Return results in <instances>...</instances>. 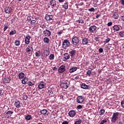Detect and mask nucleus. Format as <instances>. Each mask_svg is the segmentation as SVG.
<instances>
[{"instance_id": "obj_1", "label": "nucleus", "mask_w": 124, "mask_h": 124, "mask_svg": "<svg viewBox=\"0 0 124 124\" xmlns=\"http://www.w3.org/2000/svg\"><path fill=\"white\" fill-rule=\"evenodd\" d=\"M120 115V113L117 112H114L113 114L112 115V119H111V122L112 123H116L118 120H119V115Z\"/></svg>"}, {"instance_id": "obj_2", "label": "nucleus", "mask_w": 124, "mask_h": 124, "mask_svg": "<svg viewBox=\"0 0 124 124\" xmlns=\"http://www.w3.org/2000/svg\"><path fill=\"white\" fill-rule=\"evenodd\" d=\"M79 38L75 36L72 38V44H73V45H74L75 46H76V45H78V44H79Z\"/></svg>"}, {"instance_id": "obj_3", "label": "nucleus", "mask_w": 124, "mask_h": 124, "mask_svg": "<svg viewBox=\"0 0 124 124\" xmlns=\"http://www.w3.org/2000/svg\"><path fill=\"white\" fill-rule=\"evenodd\" d=\"M70 43L67 40H64L62 43V47L63 49H66L67 47H69Z\"/></svg>"}, {"instance_id": "obj_4", "label": "nucleus", "mask_w": 124, "mask_h": 124, "mask_svg": "<svg viewBox=\"0 0 124 124\" xmlns=\"http://www.w3.org/2000/svg\"><path fill=\"white\" fill-rule=\"evenodd\" d=\"M43 33L44 36H46L47 37H49V36H51V31L47 29L44 31Z\"/></svg>"}, {"instance_id": "obj_5", "label": "nucleus", "mask_w": 124, "mask_h": 124, "mask_svg": "<svg viewBox=\"0 0 124 124\" xmlns=\"http://www.w3.org/2000/svg\"><path fill=\"white\" fill-rule=\"evenodd\" d=\"M89 31H90V32L94 33V32L96 31V26L94 25L91 26L89 29Z\"/></svg>"}, {"instance_id": "obj_6", "label": "nucleus", "mask_w": 124, "mask_h": 124, "mask_svg": "<svg viewBox=\"0 0 124 124\" xmlns=\"http://www.w3.org/2000/svg\"><path fill=\"white\" fill-rule=\"evenodd\" d=\"M69 53L71 58H73V57H75V55H76L77 51L75 50L71 49L69 50Z\"/></svg>"}, {"instance_id": "obj_7", "label": "nucleus", "mask_w": 124, "mask_h": 124, "mask_svg": "<svg viewBox=\"0 0 124 124\" xmlns=\"http://www.w3.org/2000/svg\"><path fill=\"white\" fill-rule=\"evenodd\" d=\"M84 100V99L83 96H78L77 98V101L78 103H79V104L83 103Z\"/></svg>"}, {"instance_id": "obj_8", "label": "nucleus", "mask_w": 124, "mask_h": 124, "mask_svg": "<svg viewBox=\"0 0 124 124\" xmlns=\"http://www.w3.org/2000/svg\"><path fill=\"white\" fill-rule=\"evenodd\" d=\"M26 51L28 54H31V53H32L33 51L32 46H28L26 48Z\"/></svg>"}, {"instance_id": "obj_9", "label": "nucleus", "mask_w": 124, "mask_h": 124, "mask_svg": "<svg viewBox=\"0 0 124 124\" xmlns=\"http://www.w3.org/2000/svg\"><path fill=\"white\" fill-rule=\"evenodd\" d=\"M46 86V83L43 81L40 82V83L38 85V88L39 90H41L42 89H44L45 86Z\"/></svg>"}, {"instance_id": "obj_10", "label": "nucleus", "mask_w": 124, "mask_h": 124, "mask_svg": "<svg viewBox=\"0 0 124 124\" xmlns=\"http://www.w3.org/2000/svg\"><path fill=\"white\" fill-rule=\"evenodd\" d=\"M60 86L62 89H67L68 88V84L67 82H62L60 84Z\"/></svg>"}, {"instance_id": "obj_11", "label": "nucleus", "mask_w": 124, "mask_h": 124, "mask_svg": "<svg viewBox=\"0 0 124 124\" xmlns=\"http://www.w3.org/2000/svg\"><path fill=\"white\" fill-rule=\"evenodd\" d=\"M58 71L59 73H62V72H64V71H65V66H61L58 69Z\"/></svg>"}, {"instance_id": "obj_12", "label": "nucleus", "mask_w": 124, "mask_h": 124, "mask_svg": "<svg viewBox=\"0 0 124 124\" xmlns=\"http://www.w3.org/2000/svg\"><path fill=\"white\" fill-rule=\"evenodd\" d=\"M14 105L15 107H16L17 109L20 108L21 107V103H20V101L18 100H16L15 101Z\"/></svg>"}, {"instance_id": "obj_13", "label": "nucleus", "mask_w": 124, "mask_h": 124, "mask_svg": "<svg viewBox=\"0 0 124 124\" xmlns=\"http://www.w3.org/2000/svg\"><path fill=\"white\" fill-rule=\"evenodd\" d=\"M68 115L71 118H73L76 115V111L75 110H70L68 113Z\"/></svg>"}, {"instance_id": "obj_14", "label": "nucleus", "mask_w": 124, "mask_h": 124, "mask_svg": "<svg viewBox=\"0 0 124 124\" xmlns=\"http://www.w3.org/2000/svg\"><path fill=\"white\" fill-rule=\"evenodd\" d=\"M82 42L83 45H87L89 44V41L88 40V39L87 38H84L82 39Z\"/></svg>"}, {"instance_id": "obj_15", "label": "nucleus", "mask_w": 124, "mask_h": 124, "mask_svg": "<svg viewBox=\"0 0 124 124\" xmlns=\"http://www.w3.org/2000/svg\"><path fill=\"white\" fill-rule=\"evenodd\" d=\"M53 18V16L50 15H46V21H51L52 19Z\"/></svg>"}, {"instance_id": "obj_16", "label": "nucleus", "mask_w": 124, "mask_h": 124, "mask_svg": "<svg viewBox=\"0 0 124 124\" xmlns=\"http://www.w3.org/2000/svg\"><path fill=\"white\" fill-rule=\"evenodd\" d=\"M31 39V37L30 36H27L25 37V44H30V40Z\"/></svg>"}, {"instance_id": "obj_17", "label": "nucleus", "mask_w": 124, "mask_h": 124, "mask_svg": "<svg viewBox=\"0 0 124 124\" xmlns=\"http://www.w3.org/2000/svg\"><path fill=\"white\" fill-rule=\"evenodd\" d=\"M77 70V67H73L71 68L69 70L70 73H73V72H75Z\"/></svg>"}, {"instance_id": "obj_18", "label": "nucleus", "mask_w": 124, "mask_h": 124, "mask_svg": "<svg viewBox=\"0 0 124 124\" xmlns=\"http://www.w3.org/2000/svg\"><path fill=\"white\" fill-rule=\"evenodd\" d=\"M11 8L8 7V8H6L5 9V13H6L7 14H10V13H11Z\"/></svg>"}, {"instance_id": "obj_19", "label": "nucleus", "mask_w": 124, "mask_h": 124, "mask_svg": "<svg viewBox=\"0 0 124 124\" xmlns=\"http://www.w3.org/2000/svg\"><path fill=\"white\" fill-rule=\"evenodd\" d=\"M50 5L52 6V7H55L56 5H57V4L56 3V1L55 0H51L50 1Z\"/></svg>"}, {"instance_id": "obj_20", "label": "nucleus", "mask_w": 124, "mask_h": 124, "mask_svg": "<svg viewBox=\"0 0 124 124\" xmlns=\"http://www.w3.org/2000/svg\"><path fill=\"white\" fill-rule=\"evenodd\" d=\"M24 77H25V73H24L22 72L19 73V74H18L19 79H23V78H24Z\"/></svg>"}, {"instance_id": "obj_21", "label": "nucleus", "mask_w": 124, "mask_h": 124, "mask_svg": "<svg viewBox=\"0 0 124 124\" xmlns=\"http://www.w3.org/2000/svg\"><path fill=\"white\" fill-rule=\"evenodd\" d=\"M113 29L114 31H120V27H119V25H114L113 27Z\"/></svg>"}, {"instance_id": "obj_22", "label": "nucleus", "mask_w": 124, "mask_h": 124, "mask_svg": "<svg viewBox=\"0 0 124 124\" xmlns=\"http://www.w3.org/2000/svg\"><path fill=\"white\" fill-rule=\"evenodd\" d=\"M81 88L82 89H84V90H87V89H88V88H89V87L86 84L82 83L81 85Z\"/></svg>"}, {"instance_id": "obj_23", "label": "nucleus", "mask_w": 124, "mask_h": 124, "mask_svg": "<svg viewBox=\"0 0 124 124\" xmlns=\"http://www.w3.org/2000/svg\"><path fill=\"white\" fill-rule=\"evenodd\" d=\"M40 112L42 115H46L48 113V110L47 109H42L41 110Z\"/></svg>"}, {"instance_id": "obj_24", "label": "nucleus", "mask_w": 124, "mask_h": 124, "mask_svg": "<svg viewBox=\"0 0 124 124\" xmlns=\"http://www.w3.org/2000/svg\"><path fill=\"white\" fill-rule=\"evenodd\" d=\"M28 82V78H24L22 80V83L23 85H26V83Z\"/></svg>"}, {"instance_id": "obj_25", "label": "nucleus", "mask_w": 124, "mask_h": 124, "mask_svg": "<svg viewBox=\"0 0 124 124\" xmlns=\"http://www.w3.org/2000/svg\"><path fill=\"white\" fill-rule=\"evenodd\" d=\"M12 114H13V111L11 110L8 111L6 113V115H8L7 118H9V117H10Z\"/></svg>"}, {"instance_id": "obj_26", "label": "nucleus", "mask_w": 124, "mask_h": 124, "mask_svg": "<svg viewBox=\"0 0 124 124\" xmlns=\"http://www.w3.org/2000/svg\"><path fill=\"white\" fill-rule=\"evenodd\" d=\"M112 18H114V19H118L119 17V14H117V13H115L113 14L112 15Z\"/></svg>"}, {"instance_id": "obj_27", "label": "nucleus", "mask_w": 124, "mask_h": 124, "mask_svg": "<svg viewBox=\"0 0 124 124\" xmlns=\"http://www.w3.org/2000/svg\"><path fill=\"white\" fill-rule=\"evenodd\" d=\"M63 8H64V9H68V4L67 3V2H65L64 3V4L63 5Z\"/></svg>"}, {"instance_id": "obj_28", "label": "nucleus", "mask_w": 124, "mask_h": 124, "mask_svg": "<svg viewBox=\"0 0 124 124\" xmlns=\"http://www.w3.org/2000/svg\"><path fill=\"white\" fill-rule=\"evenodd\" d=\"M64 56V59H65V60H68L70 59V56H69L68 53H65Z\"/></svg>"}, {"instance_id": "obj_29", "label": "nucleus", "mask_w": 124, "mask_h": 124, "mask_svg": "<svg viewBox=\"0 0 124 124\" xmlns=\"http://www.w3.org/2000/svg\"><path fill=\"white\" fill-rule=\"evenodd\" d=\"M49 38H48L47 37H45L44 39V42L45 43H49Z\"/></svg>"}, {"instance_id": "obj_30", "label": "nucleus", "mask_w": 124, "mask_h": 124, "mask_svg": "<svg viewBox=\"0 0 124 124\" xmlns=\"http://www.w3.org/2000/svg\"><path fill=\"white\" fill-rule=\"evenodd\" d=\"M26 120L27 121H30V120H31V115H28L25 117Z\"/></svg>"}, {"instance_id": "obj_31", "label": "nucleus", "mask_w": 124, "mask_h": 124, "mask_svg": "<svg viewBox=\"0 0 124 124\" xmlns=\"http://www.w3.org/2000/svg\"><path fill=\"white\" fill-rule=\"evenodd\" d=\"M55 59V55L53 54H51L49 56V60L53 61Z\"/></svg>"}, {"instance_id": "obj_32", "label": "nucleus", "mask_w": 124, "mask_h": 124, "mask_svg": "<svg viewBox=\"0 0 124 124\" xmlns=\"http://www.w3.org/2000/svg\"><path fill=\"white\" fill-rule=\"evenodd\" d=\"M119 35L121 37H124V31H121L119 32Z\"/></svg>"}, {"instance_id": "obj_33", "label": "nucleus", "mask_w": 124, "mask_h": 124, "mask_svg": "<svg viewBox=\"0 0 124 124\" xmlns=\"http://www.w3.org/2000/svg\"><path fill=\"white\" fill-rule=\"evenodd\" d=\"M36 57H40L41 56V53H40V51H38L35 53Z\"/></svg>"}, {"instance_id": "obj_34", "label": "nucleus", "mask_w": 124, "mask_h": 124, "mask_svg": "<svg viewBox=\"0 0 124 124\" xmlns=\"http://www.w3.org/2000/svg\"><path fill=\"white\" fill-rule=\"evenodd\" d=\"M99 113L100 115L101 116L102 115H103L104 113H105V110H104V109H102L100 110Z\"/></svg>"}, {"instance_id": "obj_35", "label": "nucleus", "mask_w": 124, "mask_h": 124, "mask_svg": "<svg viewBox=\"0 0 124 124\" xmlns=\"http://www.w3.org/2000/svg\"><path fill=\"white\" fill-rule=\"evenodd\" d=\"M16 34V30L12 31L9 33L10 35H13V34Z\"/></svg>"}, {"instance_id": "obj_36", "label": "nucleus", "mask_w": 124, "mask_h": 124, "mask_svg": "<svg viewBox=\"0 0 124 124\" xmlns=\"http://www.w3.org/2000/svg\"><path fill=\"white\" fill-rule=\"evenodd\" d=\"M15 43L16 46H19V45H20V41L16 40Z\"/></svg>"}, {"instance_id": "obj_37", "label": "nucleus", "mask_w": 124, "mask_h": 124, "mask_svg": "<svg viewBox=\"0 0 124 124\" xmlns=\"http://www.w3.org/2000/svg\"><path fill=\"white\" fill-rule=\"evenodd\" d=\"M105 123H107V120H106V119L102 120L99 124H105Z\"/></svg>"}, {"instance_id": "obj_38", "label": "nucleus", "mask_w": 124, "mask_h": 124, "mask_svg": "<svg viewBox=\"0 0 124 124\" xmlns=\"http://www.w3.org/2000/svg\"><path fill=\"white\" fill-rule=\"evenodd\" d=\"M82 123V120H81L80 119L77 121L74 124H81V123Z\"/></svg>"}, {"instance_id": "obj_39", "label": "nucleus", "mask_w": 124, "mask_h": 124, "mask_svg": "<svg viewBox=\"0 0 124 124\" xmlns=\"http://www.w3.org/2000/svg\"><path fill=\"white\" fill-rule=\"evenodd\" d=\"M86 74L87 75H88V76H91V75L92 74V71L91 70H88L87 73Z\"/></svg>"}, {"instance_id": "obj_40", "label": "nucleus", "mask_w": 124, "mask_h": 124, "mask_svg": "<svg viewBox=\"0 0 124 124\" xmlns=\"http://www.w3.org/2000/svg\"><path fill=\"white\" fill-rule=\"evenodd\" d=\"M110 40H111V39H110V38H107L105 40V43H108V42H109L110 41Z\"/></svg>"}, {"instance_id": "obj_41", "label": "nucleus", "mask_w": 124, "mask_h": 124, "mask_svg": "<svg viewBox=\"0 0 124 124\" xmlns=\"http://www.w3.org/2000/svg\"><path fill=\"white\" fill-rule=\"evenodd\" d=\"M83 108V106L81 105H79L77 106V108L78 109H82Z\"/></svg>"}, {"instance_id": "obj_42", "label": "nucleus", "mask_w": 124, "mask_h": 124, "mask_svg": "<svg viewBox=\"0 0 124 124\" xmlns=\"http://www.w3.org/2000/svg\"><path fill=\"white\" fill-rule=\"evenodd\" d=\"M89 11H90V12H93L94 11V8H91L90 9H88Z\"/></svg>"}, {"instance_id": "obj_43", "label": "nucleus", "mask_w": 124, "mask_h": 124, "mask_svg": "<svg viewBox=\"0 0 124 124\" xmlns=\"http://www.w3.org/2000/svg\"><path fill=\"white\" fill-rule=\"evenodd\" d=\"M3 95V91L0 89V96Z\"/></svg>"}, {"instance_id": "obj_44", "label": "nucleus", "mask_w": 124, "mask_h": 124, "mask_svg": "<svg viewBox=\"0 0 124 124\" xmlns=\"http://www.w3.org/2000/svg\"><path fill=\"white\" fill-rule=\"evenodd\" d=\"M112 25H113V23H112V22H109L108 23V27H110Z\"/></svg>"}, {"instance_id": "obj_45", "label": "nucleus", "mask_w": 124, "mask_h": 124, "mask_svg": "<svg viewBox=\"0 0 124 124\" xmlns=\"http://www.w3.org/2000/svg\"><path fill=\"white\" fill-rule=\"evenodd\" d=\"M120 18L123 22H124V15L121 16Z\"/></svg>"}, {"instance_id": "obj_46", "label": "nucleus", "mask_w": 124, "mask_h": 124, "mask_svg": "<svg viewBox=\"0 0 124 124\" xmlns=\"http://www.w3.org/2000/svg\"><path fill=\"white\" fill-rule=\"evenodd\" d=\"M36 21L35 20H31V25H34V23H36Z\"/></svg>"}, {"instance_id": "obj_47", "label": "nucleus", "mask_w": 124, "mask_h": 124, "mask_svg": "<svg viewBox=\"0 0 124 124\" xmlns=\"http://www.w3.org/2000/svg\"><path fill=\"white\" fill-rule=\"evenodd\" d=\"M78 23H81V24H83V23H84V20L82 19H79L78 20Z\"/></svg>"}, {"instance_id": "obj_48", "label": "nucleus", "mask_w": 124, "mask_h": 124, "mask_svg": "<svg viewBox=\"0 0 124 124\" xmlns=\"http://www.w3.org/2000/svg\"><path fill=\"white\" fill-rule=\"evenodd\" d=\"M99 53H102L103 52V48H100L99 49Z\"/></svg>"}, {"instance_id": "obj_49", "label": "nucleus", "mask_w": 124, "mask_h": 124, "mask_svg": "<svg viewBox=\"0 0 124 124\" xmlns=\"http://www.w3.org/2000/svg\"><path fill=\"white\" fill-rule=\"evenodd\" d=\"M41 28H42V29H45V28H46V25L43 24L42 26H41Z\"/></svg>"}, {"instance_id": "obj_50", "label": "nucleus", "mask_w": 124, "mask_h": 124, "mask_svg": "<svg viewBox=\"0 0 124 124\" xmlns=\"http://www.w3.org/2000/svg\"><path fill=\"white\" fill-rule=\"evenodd\" d=\"M94 40H95L96 41H99V38L96 37L94 38Z\"/></svg>"}, {"instance_id": "obj_51", "label": "nucleus", "mask_w": 124, "mask_h": 124, "mask_svg": "<svg viewBox=\"0 0 124 124\" xmlns=\"http://www.w3.org/2000/svg\"><path fill=\"white\" fill-rule=\"evenodd\" d=\"M62 124H68V122L67 121H63Z\"/></svg>"}, {"instance_id": "obj_52", "label": "nucleus", "mask_w": 124, "mask_h": 124, "mask_svg": "<svg viewBox=\"0 0 124 124\" xmlns=\"http://www.w3.org/2000/svg\"><path fill=\"white\" fill-rule=\"evenodd\" d=\"M121 105H122L123 108H124V101L121 102Z\"/></svg>"}, {"instance_id": "obj_53", "label": "nucleus", "mask_w": 124, "mask_h": 124, "mask_svg": "<svg viewBox=\"0 0 124 124\" xmlns=\"http://www.w3.org/2000/svg\"><path fill=\"white\" fill-rule=\"evenodd\" d=\"M120 2L122 3L123 5H124V0H121Z\"/></svg>"}, {"instance_id": "obj_54", "label": "nucleus", "mask_w": 124, "mask_h": 124, "mask_svg": "<svg viewBox=\"0 0 124 124\" xmlns=\"http://www.w3.org/2000/svg\"><path fill=\"white\" fill-rule=\"evenodd\" d=\"M29 86H33V83H32L31 82H29Z\"/></svg>"}, {"instance_id": "obj_55", "label": "nucleus", "mask_w": 124, "mask_h": 124, "mask_svg": "<svg viewBox=\"0 0 124 124\" xmlns=\"http://www.w3.org/2000/svg\"><path fill=\"white\" fill-rule=\"evenodd\" d=\"M7 29H8V27L5 26V27L4 28V29H3L4 31H6V30H7Z\"/></svg>"}, {"instance_id": "obj_56", "label": "nucleus", "mask_w": 124, "mask_h": 124, "mask_svg": "<svg viewBox=\"0 0 124 124\" xmlns=\"http://www.w3.org/2000/svg\"><path fill=\"white\" fill-rule=\"evenodd\" d=\"M75 80H78L79 79V76H77L76 77H75Z\"/></svg>"}, {"instance_id": "obj_57", "label": "nucleus", "mask_w": 124, "mask_h": 124, "mask_svg": "<svg viewBox=\"0 0 124 124\" xmlns=\"http://www.w3.org/2000/svg\"><path fill=\"white\" fill-rule=\"evenodd\" d=\"M99 17H100V15H97L96 16V18H99Z\"/></svg>"}, {"instance_id": "obj_58", "label": "nucleus", "mask_w": 124, "mask_h": 124, "mask_svg": "<svg viewBox=\"0 0 124 124\" xmlns=\"http://www.w3.org/2000/svg\"><path fill=\"white\" fill-rule=\"evenodd\" d=\"M57 69H58V68H57V67H54V68H53V70H57Z\"/></svg>"}, {"instance_id": "obj_59", "label": "nucleus", "mask_w": 124, "mask_h": 124, "mask_svg": "<svg viewBox=\"0 0 124 124\" xmlns=\"http://www.w3.org/2000/svg\"><path fill=\"white\" fill-rule=\"evenodd\" d=\"M59 2H63L64 0H58Z\"/></svg>"}, {"instance_id": "obj_60", "label": "nucleus", "mask_w": 124, "mask_h": 124, "mask_svg": "<svg viewBox=\"0 0 124 124\" xmlns=\"http://www.w3.org/2000/svg\"><path fill=\"white\" fill-rule=\"evenodd\" d=\"M32 1H33V2H34L35 1H37V0H31Z\"/></svg>"}, {"instance_id": "obj_61", "label": "nucleus", "mask_w": 124, "mask_h": 124, "mask_svg": "<svg viewBox=\"0 0 124 124\" xmlns=\"http://www.w3.org/2000/svg\"><path fill=\"white\" fill-rule=\"evenodd\" d=\"M118 124H123V123H122L121 122H119L118 123Z\"/></svg>"}, {"instance_id": "obj_62", "label": "nucleus", "mask_w": 124, "mask_h": 124, "mask_svg": "<svg viewBox=\"0 0 124 124\" xmlns=\"http://www.w3.org/2000/svg\"><path fill=\"white\" fill-rule=\"evenodd\" d=\"M90 0H85V1H89Z\"/></svg>"}, {"instance_id": "obj_63", "label": "nucleus", "mask_w": 124, "mask_h": 124, "mask_svg": "<svg viewBox=\"0 0 124 124\" xmlns=\"http://www.w3.org/2000/svg\"><path fill=\"white\" fill-rule=\"evenodd\" d=\"M58 34H61V32H59L58 33Z\"/></svg>"}, {"instance_id": "obj_64", "label": "nucleus", "mask_w": 124, "mask_h": 124, "mask_svg": "<svg viewBox=\"0 0 124 124\" xmlns=\"http://www.w3.org/2000/svg\"><path fill=\"white\" fill-rule=\"evenodd\" d=\"M37 124H43V123H38Z\"/></svg>"}]
</instances>
